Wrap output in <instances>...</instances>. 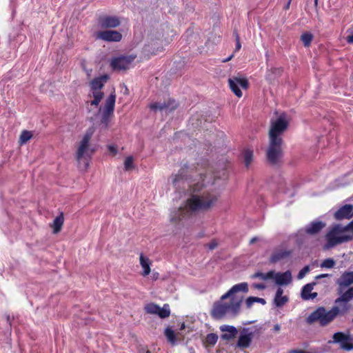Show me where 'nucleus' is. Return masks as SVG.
I'll return each instance as SVG.
<instances>
[{
    "mask_svg": "<svg viewBox=\"0 0 353 353\" xmlns=\"http://www.w3.org/2000/svg\"><path fill=\"white\" fill-rule=\"evenodd\" d=\"M325 225V224L322 222H313L310 225L305 228V232L311 235L316 234L319 233Z\"/></svg>",
    "mask_w": 353,
    "mask_h": 353,
    "instance_id": "obj_26",
    "label": "nucleus"
},
{
    "mask_svg": "<svg viewBox=\"0 0 353 353\" xmlns=\"http://www.w3.org/2000/svg\"><path fill=\"white\" fill-rule=\"evenodd\" d=\"M328 276H329L328 274H319V275L316 276V279H321V278L327 277Z\"/></svg>",
    "mask_w": 353,
    "mask_h": 353,
    "instance_id": "obj_50",
    "label": "nucleus"
},
{
    "mask_svg": "<svg viewBox=\"0 0 353 353\" xmlns=\"http://www.w3.org/2000/svg\"><path fill=\"white\" fill-rule=\"evenodd\" d=\"M218 340V336L216 334L210 333L206 336L205 343L210 345H214Z\"/></svg>",
    "mask_w": 353,
    "mask_h": 353,
    "instance_id": "obj_35",
    "label": "nucleus"
},
{
    "mask_svg": "<svg viewBox=\"0 0 353 353\" xmlns=\"http://www.w3.org/2000/svg\"><path fill=\"white\" fill-rule=\"evenodd\" d=\"M100 27L103 29L115 28L119 27L121 23V19L117 16L102 15L98 19Z\"/></svg>",
    "mask_w": 353,
    "mask_h": 353,
    "instance_id": "obj_15",
    "label": "nucleus"
},
{
    "mask_svg": "<svg viewBox=\"0 0 353 353\" xmlns=\"http://www.w3.org/2000/svg\"><path fill=\"white\" fill-rule=\"evenodd\" d=\"M353 217V205L352 204H345L340 208L334 213V218L337 221H341L344 219H350Z\"/></svg>",
    "mask_w": 353,
    "mask_h": 353,
    "instance_id": "obj_17",
    "label": "nucleus"
},
{
    "mask_svg": "<svg viewBox=\"0 0 353 353\" xmlns=\"http://www.w3.org/2000/svg\"><path fill=\"white\" fill-rule=\"evenodd\" d=\"M32 136L33 135L32 132L28 130H23L21 133L19 141L20 145L26 143L27 141L32 139Z\"/></svg>",
    "mask_w": 353,
    "mask_h": 353,
    "instance_id": "obj_33",
    "label": "nucleus"
},
{
    "mask_svg": "<svg viewBox=\"0 0 353 353\" xmlns=\"http://www.w3.org/2000/svg\"><path fill=\"white\" fill-rule=\"evenodd\" d=\"M108 151L113 155H116L117 154V147L114 145H108Z\"/></svg>",
    "mask_w": 353,
    "mask_h": 353,
    "instance_id": "obj_42",
    "label": "nucleus"
},
{
    "mask_svg": "<svg viewBox=\"0 0 353 353\" xmlns=\"http://www.w3.org/2000/svg\"><path fill=\"white\" fill-rule=\"evenodd\" d=\"M220 330L225 332L221 334V339L223 340L230 341L236 337L238 334L237 329L232 325H223L220 327Z\"/></svg>",
    "mask_w": 353,
    "mask_h": 353,
    "instance_id": "obj_22",
    "label": "nucleus"
},
{
    "mask_svg": "<svg viewBox=\"0 0 353 353\" xmlns=\"http://www.w3.org/2000/svg\"><path fill=\"white\" fill-rule=\"evenodd\" d=\"M255 303H259L262 305H265L266 303V301L264 299L255 297Z\"/></svg>",
    "mask_w": 353,
    "mask_h": 353,
    "instance_id": "obj_47",
    "label": "nucleus"
},
{
    "mask_svg": "<svg viewBox=\"0 0 353 353\" xmlns=\"http://www.w3.org/2000/svg\"><path fill=\"white\" fill-rule=\"evenodd\" d=\"M284 141L269 140L266 151L267 161L272 165H279L283 156V145Z\"/></svg>",
    "mask_w": 353,
    "mask_h": 353,
    "instance_id": "obj_7",
    "label": "nucleus"
},
{
    "mask_svg": "<svg viewBox=\"0 0 353 353\" xmlns=\"http://www.w3.org/2000/svg\"><path fill=\"white\" fill-rule=\"evenodd\" d=\"M64 219V216H63V212H61L59 216H57L54 219V221H63Z\"/></svg>",
    "mask_w": 353,
    "mask_h": 353,
    "instance_id": "obj_48",
    "label": "nucleus"
},
{
    "mask_svg": "<svg viewBox=\"0 0 353 353\" xmlns=\"http://www.w3.org/2000/svg\"><path fill=\"white\" fill-rule=\"evenodd\" d=\"M95 37L97 39L106 42H119L122 39L121 33L116 30H105L99 31L96 33Z\"/></svg>",
    "mask_w": 353,
    "mask_h": 353,
    "instance_id": "obj_16",
    "label": "nucleus"
},
{
    "mask_svg": "<svg viewBox=\"0 0 353 353\" xmlns=\"http://www.w3.org/2000/svg\"><path fill=\"white\" fill-rule=\"evenodd\" d=\"M115 102L116 94L114 91L105 100V106L101 119V124H103L105 128L108 126L112 117L114 116Z\"/></svg>",
    "mask_w": 353,
    "mask_h": 353,
    "instance_id": "obj_9",
    "label": "nucleus"
},
{
    "mask_svg": "<svg viewBox=\"0 0 353 353\" xmlns=\"http://www.w3.org/2000/svg\"><path fill=\"white\" fill-rule=\"evenodd\" d=\"M124 168L126 171L130 170L134 168L132 157L130 156L125 159L124 162Z\"/></svg>",
    "mask_w": 353,
    "mask_h": 353,
    "instance_id": "obj_37",
    "label": "nucleus"
},
{
    "mask_svg": "<svg viewBox=\"0 0 353 353\" xmlns=\"http://www.w3.org/2000/svg\"><path fill=\"white\" fill-rule=\"evenodd\" d=\"M63 223V222H53V223L50 225V227L53 230V233L57 234L61 230Z\"/></svg>",
    "mask_w": 353,
    "mask_h": 353,
    "instance_id": "obj_39",
    "label": "nucleus"
},
{
    "mask_svg": "<svg viewBox=\"0 0 353 353\" xmlns=\"http://www.w3.org/2000/svg\"><path fill=\"white\" fill-rule=\"evenodd\" d=\"M318 294L316 292H314V293H311L310 294V299H314V298H316Z\"/></svg>",
    "mask_w": 353,
    "mask_h": 353,
    "instance_id": "obj_52",
    "label": "nucleus"
},
{
    "mask_svg": "<svg viewBox=\"0 0 353 353\" xmlns=\"http://www.w3.org/2000/svg\"><path fill=\"white\" fill-rule=\"evenodd\" d=\"M254 333L250 332V328H243L239 336L237 346L240 348H247L250 345Z\"/></svg>",
    "mask_w": 353,
    "mask_h": 353,
    "instance_id": "obj_18",
    "label": "nucleus"
},
{
    "mask_svg": "<svg viewBox=\"0 0 353 353\" xmlns=\"http://www.w3.org/2000/svg\"><path fill=\"white\" fill-rule=\"evenodd\" d=\"M165 336L172 345L176 343L175 333L170 327H168L165 329Z\"/></svg>",
    "mask_w": 353,
    "mask_h": 353,
    "instance_id": "obj_34",
    "label": "nucleus"
},
{
    "mask_svg": "<svg viewBox=\"0 0 353 353\" xmlns=\"http://www.w3.org/2000/svg\"><path fill=\"white\" fill-rule=\"evenodd\" d=\"M146 353H150V352L149 350H148V351L146 352Z\"/></svg>",
    "mask_w": 353,
    "mask_h": 353,
    "instance_id": "obj_60",
    "label": "nucleus"
},
{
    "mask_svg": "<svg viewBox=\"0 0 353 353\" xmlns=\"http://www.w3.org/2000/svg\"><path fill=\"white\" fill-rule=\"evenodd\" d=\"M288 128V121L285 116L281 115L275 120H272L269 130V140L276 141H283L282 134Z\"/></svg>",
    "mask_w": 353,
    "mask_h": 353,
    "instance_id": "obj_6",
    "label": "nucleus"
},
{
    "mask_svg": "<svg viewBox=\"0 0 353 353\" xmlns=\"http://www.w3.org/2000/svg\"><path fill=\"white\" fill-rule=\"evenodd\" d=\"M338 294L339 296L334 301L335 305L331 309L334 317L344 316L350 312L352 307L350 301L353 299V286L347 289L345 293Z\"/></svg>",
    "mask_w": 353,
    "mask_h": 353,
    "instance_id": "obj_5",
    "label": "nucleus"
},
{
    "mask_svg": "<svg viewBox=\"0 0 353 353\" xmlns=\"http://www.w3.org/2000/svg\"><path fill=\"white\" fill-rule=\"evenodd\" d=\"M275 276V272L274 270L269 271L267 273H263L261 272H257L251 276L252 279H260L263 281H267L268 279H273Z\"/></svg>",
    "mask_w": 353,
    "mask_h": 353,
    "instance_id": "obj_27",
    "label": "nucleus"
},
{
    "mask_svg": "<svg viewBox=\"0 0 353 353\" xmlns=\"http://www.w3.org/2000/svg\"><path fill=\"white\" fill-rule=\"evenodd\" d=\"M274 279L276 283L279 285H287L292 281V274L290 270H287L283 273L275 272Z\"/></svg>",
    "mask_w": 353,
    "mask_h": 353,
    "instance_id": "obj_21",
    "label": "nucleus"
},
{
    "mask_svg": "<svg viewBox=\"0 0 353 353\" xmlns=\"http://www.w3.org/2000/svg\"><path fill=\"white\" fill-rule=\"evenodd\" d=\"M244 163L246 168H248L253 159V151L250 149H245L243 152Z\"/></svg>",
    "mask_w": 353,
    "mask_h": 353,
    "instance_id": "obj_31",
    "label": "nucleus"
},
{
    "mask_svg": "<svg viewBox=\"0 0 353 353\" xmlns=\"http://www.w3.org/2000/svg\"><path fill=\"white\" fill-rule=\"evenodd\" d=\"M289 5H290V2L288 3V5H286V8H285V9H288V8H289Z\"/></svg>",
    "mask_w": 353,
    "mask_h": 353,
    "instance_id": "obj_58",
    "label": "nucleus"
},
{
    "mask_svg": "<svg viewBox=\"0 0 353 353\" xmlns=\"http://www.w3.org/2000/svg\"><path fill=\"white\" fill-rule=\"evenodd\" d=\"M337 294L345 293L350 285L353 284V272H345L336 281Z\"/></svg>",
    "mask_w": 353,
    "mask_h": 353,
    "instance_id": "obj_12",
    "label": "nucleus"
},
{
    "mask_svg": "<svg viewBox=\"0 0 353 353\" xmlns=\"http://www.w3.org/2000/svg\"><path fill=\"white\" fill-rule=\"evenodd\" d=\"M292 252L290 250H285L282 249H276L273 251L270 258V262L272 263H276L281 260L288 258Z\"/></svg>",
    "mask_w": 353,
    "mask_h": 353,
    "instance_id": "obj_23",
    "label": "nucleus"
},
{
    "mask_svg": "<svg viewBox=\"0 0 353 353\" xmlns=\"http://www.w3.org/2000/svg\"><path fill=\"white\" fill-rule=\"evenodd\" d=\"M334 343H339L341 349L350 351L353 350L352 339L349 334L339 332L333 335Z\"/></svg>",
    "mask_w": 353,
    "mask_h": 353,
    "instance_id": "obj_14",
    "label": "nucleus"
},
{
    "mask_svg": "<svg viewBox=\"0 0 353 353\" xmlns=\"http://www.w3.org/2000/svg\"><path fill=\"white\" fill-rule=\"evenodd\" d=\"M313 39V35L310 32H304L301 36V41L305 47H309Z\"/></svg>",
    "mask_w": 353,
    "mask_h": 353,
    "instance_id": "obj_32",
    "label": "nucleus"
},
{
    "mask_svg": "<svg viewBox=\"0 0 353 353\" xmlns=\"http://www.w3.org/2000/svg\"><path fill=\"white\" fill-rule=\"evenodd\" d=\"M233 57V54L230 55L229 57H227L226 59H223L222 61L223 63H225V62H228L229 61H230Z\"/></svg>",
    "mask_w": 353,
    "mask_h": 353,
    "instance_id": "obj_51",
    "label": "nucleus"
},
{
    "mask_svg": "<svg viewBox=\"0 0 353 353\" xmlns=\"http://www.w3.org/2000/svg\"><path fill=\"white\" fill-rule=\"evenodd\" d=\"M6 321H7L8 325L10 327L11 326V319L9 315L6 316Z\"/></svg>",
    "mask_w": 353,
    "mask_h": 353,
    "instance_id": "obj_53",
    "label": "nucleus"
},
{
    "mask_svg": "<svg viewBox=\"0 0 353 353\" xmlns=\"http://www.w3.org/2000/svg\"><path fill=\"white\" fill-rule=\"evenodd\" d=\"M283 290L281 288H279L276 292V294L274 299V304L276 307H282L288 301V298L286 296H283Z\"/></svg>",
    "mask_w": 353,
    "mask_h": 353,
    "instance_id": "obj_25",
    "label": "nucleus"
},
{
    "mask_svg": "<svg viewBox=\"0 0 353 353\" xmlns=\"http://www.w3.org/2000/svg\"><path fill=\"white\" fill-rule=\"evenodd\" d=\"M334 319L332 310L327 311L325 307H319L307 317L306 321L309 324L319 322L321 326H325Z\"/></svg>",
    "mask_w": 353,
    "mask_h": 353,
    "instance_id": "obj_8",
    "label": "nucleus"
},
{
    "mask_svg": "<svg viewBox=\"0 0 353 353\" xmlns=\"http://www.w3.org/2000/svg\"><path fill=\"white\" fill-rule=\"evenodd\" d=\"M229 87L232 92L238 97H241L243 93L239 85H240L243 89L247 90L249 87V82L245 77H233L228 79Z\"/></svg>",
    "mask_w": 353,
    "mask_h": 353,
    "instance_id": "obj_11",
    "label": "nucleus"
},
{
    "mask_svg": "<svg viewBox=\"0 0 353 353\" xmlns=\"http://www.w3.org/2000/svg\"><path fill=\"white\" fill-rule=\"evenodd\" d=\"M109 79L108 74H103L98 77L94 78L90 83L91 90H102L105 83Z\"/></svg>",
    "mask_w": 353,
    "mask_h": 353,
    "instance_id": "obj_24",
    "label": "nucleus"
},
{
    "mask_svg": "<svg viewBox=\"0 0 353 353\" xmlns=\"http://www.w3.org/2000/svg\"><path fill=\"white\" fill-rule=\"evenodd\" d=\"M336 264V261L331 258L325 259L321 263V268H332Z\"/></svg>",
    "mask_w": 353,
    "mask_h": 353,
    "instance_id": "obj_36",
    "label": "nucleus"
},
{
    "mask_svg": "<svg viewBox=\"0 0 353 353\" xmlns=\"http://www.w3.org/2000/svg\"><path fill=\"white\" fill-rule=\"evenodd\" d=\"M203 187V182H198L190 185L188 190L190 197L186 200L183 207L178 209V216L173 217L170 221H182L183 219L190 218L194 213L208 210L215 205L218 201L219 194L214 192H204L199 194Z\"/></svg>",
    "mask_w": 353,
    "mask_h": 353,
    "instance_id": "obj_1",
    "label": "nucleus"
},
{
    "mask_svg": "<svg viewBox=\"0 0 353 353\" xmlns=\"http://www.w3.org/2000/svg\"><path fill=\"white\" fill-rule=\"evenodd\" d=\"M347 201H353V194L349 197L347 200Z\"/></svg>",
    "mask_w": 353,
    "mask_h": 353,
    "instance_id": "obj_55",
    "label": "nucleus"
},
{
    "mask_svg": "<svg viewBox=\"0 0 353 353\" xmlns=\"http://www.w3.org/2000/svg\"><path fill=\"white\" fill-rule=\"evenodd\" d=\"M140 264L143 269V275L144 276L148 275L150 272V261L148 258H145L143 254H140Z\"/></svg>",
    "mask_w": 353,
    "mask_h": 353,
    "instance_id": "obj_29",
    "label": "nucleus"
},
{
    "mask_svg": "<svg viewBox=\"0 0 353 353\" xmlns=\"http://www.w3.org/2000/svg\"><path fill=\"white\" fill-rule=\"evenodd\" d=\"M200 177L202 179V181H203L204 179H203V174H200Z\"/></svg>",
    "mask_w": 353,
    "mask_h": 353,
    "instance_id": "obj_57",
    "label": "nucleus"
},
{
    "mask_svg": "<svg viewBox=\"0 0 353 353\" xmlns=\"http://www.w3.org/2000/svg\"><path fill=\"white\" fill-rule=\"evenodd\" d=\"M347 228H348L349 234H350L352 236L353 235V222H349V223L347 225Z\"/></svg>",
    "mask_w": 353,
    "mask_h": 353,
    "instance_id": "obj_46",
    "label": "nucleus"
},
{
    "mask_svg": "<svg viewBox=\"0 0 353 353\" xmlns=\"http://www.w3.org/2000/svg\"><path fill=\"white\" fill-rule=\"evenodd\" d=\"M348 35L346 37V41L348 43L353 44V28L347 30Z\"/></svg>",
    "mask_w": 353,
    "mask_h": 353,
    "instance_id": "obj_40",
    "label": "nucleus"
},
{
    "mask_svg": "<svg viewBox=\"0 0 353 353\" xmlns=\"http://www.w3.org/2000/svg\"><path fill=\"white\" fill-rule=\"evenodd\" d=\"M234 33L235 34L236 41L235 50L237 51V50H239L241 49V43H240V39H239V36L238 33L236 31H234Z\"/></svg>",
    "mask_w": 353,
    "mask_h": 353,
    "instance_id": "obj_43",
    "label": "nucleus"
},
{
    "mask_svg": "<svg viewBox=\"0 0 353 353\" xmlns=\"http://www.w3.org/2000/svg\"><path fill=\"white\" fill-rule=\"evenodd\" d=\"M92 136V132L87 131L83 135L81 141L79 142L77 152L76 159L79 163L82 161L85 162V168L87 169L89 163L88 161L91 159L95 152V149L91 148L90 141Z\"/></svg>",
    "mask_w": 353,
    "mask_h": 353,
    "instance_id": "obj_4",
    "label": "nucleus"
},
{
    "mask_svg": "<svg viewBox=\"0 0 353 353\" xmlns=\"http://www.w3.org/2000/svg\"><path fill=\"white\" fill-rule=\"evenodd\" d=\"M318 1H319V0H314V6H315V7L318 6Z\"/></svg>",
    "mask_w": 353,
    "mask_h": 353,
    "instance_id": "obj_56",
    "label": "nucleus"
},
{
    "mask_svg": "<svg viewBox=\"0 0 353 353\" xmlns=\"http://www.w3.org/2000/svg\"><path fill=\"white\" fill-rule=\"evenodd\" d=\"M254 289L257 290H265L266 288V285L263 283H253L252 285Z\"/></svg>",
    "mask_w": 353,
    "mask_h": 353,
    "instance_id": "obj_44",
    "label": "nucleus"
},
{
    "mask_svg": "<svg viewBox=\"0 0 353 353\" xmlns=\"http://www.w3.org/2000/svg\"><path fill=\"white\" fill-rule=\"evenodd\" d=\"M183 327H184V324H183V325H181V329H183Z\"/></svg>",
    "mask_w": 353,
    "mask_h": 353,
    "instance_id": "obj_59",
    "label": "nucleus"
},
{
    "mask_svg": "<svg viewBox=\"0 0 353 353\" xmlns=\"http://www.w3.org/2000/svg\"><path fill=\"white\" fill-rule=\"evenodd\" d=\"M145 310L148 314H157L161 319L167 318L170 314V306L164 304L162 307L155 303H149L145 306Z\"/></svg>",
    "mask_w": 353,
    "mask_h": 353,
    "instance_id": "obj_13",
    "label": "nucleus"
},
{
    "mask_svg": "<svg viewBox=\"0 0 353 353\" xmlns=\"http://www.w3.org/2000/svg\"><path fill=\"white\" fill-rule=\"evenodd\" d=\"M310 271V268L308 265L305 266L303 269H301L298 275L297 279H302L305 277V276Z\"/></svg>",
    "mask_w": 353,
    "mask_h": 353,
    "instance_id": "obj_38",
    "label": "nucleus"
},
{
    "mask_svg": "<svg viewBox=\"0 0 353 353\" xmlns=\"http://www.w3.org/2000/svg\"><path fill=\"white\" fill-rule=\"evenodd\" d=\"M217 245L218 243L215 240L212 241L210 243L207 245V246L210 250L215 249L217 247Z\"/></svg>",
    "mask_w": 353,
    "mask_h": 353,
    "instance_id": "obj_45",
    "label": "nucleus"
},
{
    "mask_svg": "<svg viewBox=\"0 0 353 353\" xmlns=\"http://www.w3.org/2000/svg\"><path fill=\"white\" fill-rule=\"evenodd\" d=\"M192 176L190 174L189 168L185 165L179 170L177 174H175L172 179V184L174 187L180 186L181 182L188 181Z\"/></svg>",
    "mask_w": 353,
    "mask_h": 353,
    "instance_id": "obj_19",
    "label": "nucleus"
},
{
    "mask_svg": "<svg viewBox=\"0 0 353 353\" xmlns=\"http://www.w3.org/2000/svg\"><path fill=\"white\" fill-rule=\"evenodd\" d=\"M247 293L248 284L246 282L240 283L233 285L225 294L221 296V301L230 299L228 303H214L211 314L215 319H221L225 316H236L240 312L241 305L243 299V296L237 294L238 292Z\"/></svg>",
    "mask_w": 353,
    "mask_h": 353,
    "instance_id": "obj_2",
    "label": "nucleus"
},
{
    "mask_svg": "<svg viewBox=\"0 0 353 353\" xmlns=\"http://www.w3.org/2000/svg\"><path fill=\"white\" fill-rule=\"evenodd\" d=\"M255 303V296H250L245 301V304L248 308H250Z\"/></svg>",
    "mask_w": 353,
    "mask_h": 353,
    "instance_id": "obj_41",
    "label": "nucleus"
},
{
    "mask_svg": "<svg viewBox=\"0 0 353 353\" xmlns=\"http://www.w3.org/2000/svg\"><path fill=\"white\" fill-rule=\"evenodd\" d=\"M259 240V239L257 236H254L250 239V244H253V243H256V241H258Z\"/></svg>",
    "mask_w": 353,
    "mask_h": 353,
    "instance_id": "obj_49",
    "label": "nucleus"
},
{
    "mask_svg": "<svg viewBox=\"0 0 353 353\" xmlns=\"http://www.w3.org/2000/svg\"><path fill=\"white\" fill-rule=\"evenodd\" d=\"M280 325L279 324H276L274 326V330L276 332L279 331L280 330Z\"/></svg>",
    "mask_w": 353,
    "mask_h": 353,
    "instance_id": "obj_54",
    "label": "nucleus"
},
{
    "mask_svg": "<svg viewBox=\"0 0 353 353\" xmlns=\"http://www.w3.org/2000/svg\"><path fill=\"white\" fill-rule=\"evenodd\" d=\"M352 236L349 234L347 225H335L326 234V248H333L339 244L350 241Z\"/></svg>",
    "mask_w": 353,
    "mask_h": 353,
    "instance_id": "obj_3",
    "label": "nucleus"
},
{
    "mask_svg": "<svg viewBox=\"0 0 353 353\" xmlns=\"http://www.w3.org/2000/svg\"><path fill=\"white\" fill-rule=\"evenodd\" d=\"M178 106V104L174 99H169L168 102H163V103H150L149 107L150 108L157 112L158 110L162 111L163 110H168L169 109L170 111L175 110Z\"/></svg>",
    "mask_w": 353,
    "mask_h": 353,
    "instance_id": "obj_20",
    "label": "nucleus"
},
{
    "mask_svg": "<svg viewBox=\"0 0 353 353\" xmlns=\"http://www.w3.org/2000/svg\"><path fill=\"white\" fill-rule=\"evenodd\" d=\"M91 91L94 99L91 101L90 104L91 105L98 106L104 97V93L101 90H91Z\"/></svg>",
    "mask_w": 353,
    "mask_h": 353,
    "instance_id": "obj_28",
    "label": "nucleus"
},
{
    "mask_svg": "<svg viewBox=\"0 0 353 353\" xmlns=\"http://www.w3.org/2000/svg\"><path fill=\"white\" fill-rule=\"evenodd\" d=\"M315 285V283H307L303 286L301 291V297L303 300H310V297L309 296L311 294L310 292L313 290V287Z\"/></svg>",
    "mask_w": 353,
    "mask_h": 353,
    "instance_id": "obj_30",
    "label": "nucleus"
},
{
    "mask_svg": "<svg viewBox=\"0 0 353 353\" xmlns=\"http://www.w3.org/2000/svg\"><path fill=\"white\" fill-rule=\"evenodd\" d=\"M136 57L137 56L134 54L114 57L111 60L110 66L114 71H125L130 68Z\"/></svg>",
    "mask_w": 353,
    "mask_h": 353,
    "instance_id": "obj_10",
    "label": "nucleus"
}]
</instances>
